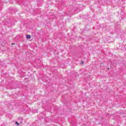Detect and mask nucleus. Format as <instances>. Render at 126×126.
Masks as SVG:
<instances>
[{
	"label": "nucleus",
	"instance_id": "obj_1",
	"mask_svg": "<svg viewBox=\"0 0 126 126\" xmlns=\"http://www.w3.org/2000/svg\"><path fill=\"white\" fill-rule=\"evenodd\" d=\"M26 38L27 39H31V35H29V34H27L26 35Z\"/></svg>",
	"mask_w": 126,
	"mask_h": 126
},
{
	"label": "nucleus",
	"instance_id": "obj_2",
	"mask_svg": "<svg viewBox=\"0 0 126 126\" xmlns=\"http://www.w3.org/2000/svg\"><path fill=\"white\" fill-rule=\"evenodd\" d=\"M15 124H16V125H17V126H19V123H18V122H16V123H15Z\"/></svg>",
	"mask_w": 126,
	"mask_h": 126
},
{
	"label": "nucleus",
	"instance_id": "obj_3",
	"mask_svg": "<svg viewBox=\"0 0 126 126\" xmlns=\"http://www.w3.org/2000/svg\"><path fill=\"white\" fill-rule=\"evenodd\" d=\"M84 63V62L83 61H82L81 62V64H83Z\"/></svg>",
	"mask_w": 126,
	"mask_h": 126
},
{
	"label": "nucleus",
	"instance_id": "obj_4",
	"mask_svg": "<svg viewBox=\"0 0 126 126\" xmlns=\"http://www.w3.org/2000/svg\"><path fill=\"white\" fill-rule=\"evenodd\" d=\"M11 45H15V43H11Z\"/></svg>",
	"mask_w": 126,
	"mask_h": 126
},
{
	"label": "nucleus",
	"instance_id": "obj_5",
	"mask_svg": "<svg viewBox=\"0 0 126 126\" xmlns=\"http://www.w3.org/2000/svg\"><path fill=\"white\" fill-rule=\"evenodd\" d=\"M108 69H109V68H108Z\"/></svg>",
	"mask_w": 126,
	"mask_h": 126
}]
</instances>
